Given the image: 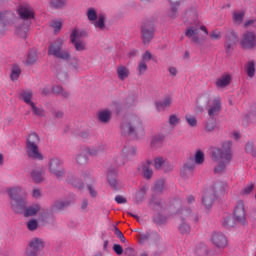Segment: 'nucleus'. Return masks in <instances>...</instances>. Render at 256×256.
<instances>
[{"instance_id": "1", "label": "nucleus", "mask_w": 256, "mask_h": 256, "mask_svg": "<svg viewBox=\"0 0 256 256\" xmlns=\"http://www.w3.org/2000/svg\"><path fill=\"white\" fill-rule=\"evenodd\" d=\"M185 16L191 22V25L185 30V36L198 46L204 45L207 41L209 31L206 26L201 25L197 10L192 9L187 11Z\"/></svg>"}, {"instance_id": "2", "label": "nucleus", "mask_w": 256, "mask_h": 256, "mask_svg": "<svg viewBox=\"0 0 256 256\" xmlns=\"http://www.w3.org/2000/svg\"><path fill=\"white\" fill-rule=\"evenodd\" d=\"M231 148L232 143L230 141H226L222 144L221 147L212 150V160L219 162L214 168L215 174H222L225 172L227 165L233 158Z\"/></svg>"}, {"instance_id": "3", "label": "nucleus", "mask_w": 256, "mask_h": 256, "mask_svg": "<svg viewBox=\"0 0 256 256\" xmlns=\"http://www.w3.org/2000/svg\"><path fill=\"white\" fill-rule=\"evenodd\" d=\"M27 191L20 186L12 187L8 190L11 209L15 213H22L27 206Z\"/></svg>"}, {"instance_id": "4", "label": "nucleus", "mask_w": 256, "mask_h": 256, "mask_svg": "<svg viewBox=\"0 0 256 256\" xmlns=\"http://www.w3.org/2000/svg\"><path fill=\"white\" fill-rule=\"evenodd\" d=\"M41 138L40 136L32 132L28 134L25 139V153L29 159L41 161L44 159V155L40 150Z\"/></svg>"}, {"instance_id": "5", "label": "nucleus", "mask_w": 256, "mask_h": 256, "mask_svg": "<svg viewBox=\"0 0 256 256\" xmlns=\"http://www.w3.org/2000/svg\"><path fill=\"white\" fill-rule=\"evenodd\" d=\"M121 134L126 135H138L143 134L145 131L142 120L136 115L127 116L124 118L120 125Z\"/></svg>"}, {"instance_id": "6", "label": "nucleus", "mask_w": 256, "mask_h": 256, "mask_svg": "<svg viewBox=\"0 0 256 256\" xmlns=\"http://www.w3.org/2000/svg\"><path fill=\"white\" fill-rule=\"evenodd\" d=\"M227 187L226 183H216L214 186L205 190L202 197V203L206 209H210L213 206V203L217 199V194L224 192Z\"/></svg>"}, {"instance_id": "7", "label": "nucleus", "mask_w": 256, "mask_h": 256, "mask_svg": "<svg viewBox=\"0 0 256 256\" xmlns=\"http://www.w3.org/2000/svg\"><path fill=\"white\" fill-rule=\"evenodd\" d=\"M200 102H206V110L210 118L220 115L223 109L222 99L220 97H212L205 95L200 98Z\"/></svg>"}, {"instance_id": "8", "label": "nucleus", "mask_w": 256, "mask_h": 256, "mask_svg": "<svg viewBox=\"0 0 256 256\" xmlns=\"http://www.w3.org/2000/svg\"><path fill=\"white\" fill-rule=\"evenodd\" d=\"M177 215L179 217L178 230L181 234H189L191 232V226L187 223L189 220H194L198 222V216H193L191 210L178 211Z\"/></svg>"}, {"instance_id": "9", "label": "nucleus", "mask_w": 256, "mask_h": 256, "mask_svg": "<svg viewBox=\"0 0 256 256\" xmlns=\"http://www.w3.org/2000/svg\"><path fill=\"white\" fill-rule=\"evenodd\" d=\"M64 43V38H57L50 44L48 48V55H53L62 60H69L71 58V54L68 51L63 50Z\"/></svg>"}, {"instance_id": "10", "label": "nucleus", "mask_w": 256, "mask_h": 256, "mask_svg": "<svg viewBox=\"0 0 256 256\" xmlns=\"http://www.w3.org/2000/svg\"><path fill=\"white\" fill-rule=\"evenodd\" d=\"M86 16L95 28L100 30H104L106 28V24H105L106 16L103 14L98 15L97 11L94 8H89L86 12Z\"/></svg>"}, {"instance_id": "11", "label": "nucleus", "mask_w": 256, "mask_h": 256, "mask_svg": "<svg viewBox=\"0 0 256 256\" xmlns=\"http://www.w3.org/2000/svg\"><path fill=\"white\" fill-rule=\"evenodd\" d=\"M63 161L57 157L49 160V172L54 174L57 178H62L65 175V169L62 167Z\"/></svg>"}, {"instance_id": "12", "label": "nucleus", "mask_w": 256, "mask_h": 256, "mask_svg": "<svg viewBox=\"0 0 256 256\" xmlns=\"http://www.w3.org/2000/svg\"><path fill=\"white\" fill-rule=\"evenodd\" d=\"M234 220L241 224V225H246L248 224L247 220V212L245 209V204L243 201L237 202L236 207L234 208Z\"/></svg>"}, {"instance_id": "13", "label": "nucleus", "mask_w": 256, "mask_h": 256, "mask_svg": "<svg viewBox=\"0 0 256 256\" xmlns=\"http://www.w3.org/2000/svg\"><path fill=\"white\" fill-rule=\"evenodd\" d=\"M45 247V241L42 238L34 237L28 243L27 251L32 255L39 256Z\"/></svg>"}, {"instance_id": "14", "label": "nucleus", "mask_w": 256, "mask_h": 256, "mask_svg": "<svg viewBox=\"0 0 256 256\" xmlns=\"http://www.w3.org/2000/svg\"><path fill=\"white\" fill-rule=\"evenodd\" d=\"M240 45L246 50L254 49L256 47V33L252 31L244 33L240 41Z\"/></svg>"}, {"instance_id": "15", "label": "nucleus", "mask_w": 256, "mask_h": 256, "mask_svg": "<svg viewBox=\"0 0 256 256\" xmlns=\"http://www.w3.org/2000/svg\"><path fill=\"white\" fill-rule=\"evenodd\" d=\"M89 177L90 173L88 172L82 173L81 178L78 174H69L67 177V182L71 184L73 187L81 189L84 187L83 180H87Z\"/></svg>"}, {"instance_id": "16", "label": "nucleus", "mask_w": 256, "mask_h": 256, "mask_svg": "<svg viewBox=\"0 0 256 256\" xmlns=\"http://www.w3.org/2000/svg\"><path fill=\"white\" fill-rule=\"evenodd\" d=\"M210 240L211 243L219 249H224L229 244L227 236L222 232H214Z\"/></svg>"}, {"instance_id": "17", "label": "nucleus", "mask_w": 256, "mask_h": 256, "mask_svg": "<svg viewBox=\"0 0 256 256\" xmlns=\"http://www.w3.org/2000/svg\"><path fill=\"white\" fill-rule=\"evenodd\" d=\"M154 24L147 22L141 27L142 40L144 44H149L154 36Z\"/></svg>"}, {"instance_id": "18", "label": "nucleus", "mask_w": 256, "mask_h": 256, "mask_svg": "<svg viewBox=\"0 0 256 256\" xmlns=\"http://www.w3.org/2000/svg\"><path fill=\"white\" fill-rule=\"evenodd\" d=\"M17 13H18L19 17L24 21H28L35 17V12H34L33 8L30 7L29 5H20L17 8Z\"/></svg>"}, {"instance_id": "19", "label": "nucleus", "mask_w": 256, "mask_h": 256, "mask_svg": "<svg viewBox=\"0 0 256 256\" xmlns=\"http://www.w3.org/2000/svg\"><path fill=\"white\" fill-rule=\"evenodd\" d=\"M107 181L114 190L121 189L122 185L119 180H117V172L116 170H109L107 173Z\"/></svg>"}, {"instance_id": "20", "label": "nucleus", "mask_w": 256, "mask_h": 256, "mask_svg": "<svg viewBox=\"0 0 256 256\" xmlns=\"http://www.w3.org/2000/svg\"><path fill=\"white\" fill-rule=\"evenodd\" d=\"M45 169L43 167H37L31 170L30 176L33 182L41 183L44 181Z\"/></svg>"}, {"instance_id": "21", "label": "nucleus", "mask_w": 256, "mask_h": 256, "mask_svg": "<svg viewBox=\"0 0 256 256\" xmlns=\"http://www.w3.org/2000/svg\"><path fill=\"white\" fill-rule=\"evenodd\" d=\"M11 15V12L8 11L0 12V33L10 29L11 23L7 18Z\"/></svg>"}, {"instance_id": "22", "label": "nucleus", "mask_w": 256, "mask_h": 256, "mask_svg": "<svg viewBox=\"0 0 256 256\" xmlns=\"http://www.w3.org/2000/svg\"><path fill=\"white\" fill-rule=\"evenodd\" d=\"M116 74L120 81H125L130 76V69L124 65H119L117 66Z\"/></svg>"}, {"instance_id": "23", "label": "nucleus", "mask_w": 256, "mask_h": 256, "mask_svg": "<svg viewBox=\"0 0 256 256\" xmlns=\"http://www.w3.org/2000/svg\"><path fill=\"white\" fill-rule=\"evenodd\" d=\"M41 210V206L39 204H32L27 208V205L24 207L21 213L25 217H30L36 215Z\"/></svg>"}, {"instance_id": "24", "label": "nucleus", "mask_w": 256, "mask_h": 256, "mask_svg": "<svg viewBox=\"0 0 256 256\" xmlns=\"http://www.w3.org/2000/svg\"><path fill=\"white\" fill-rule=\"evenodd\" d=\"M232 79H233V77L231 74H224L223 76H221L220 78L217 79L216 86L218 88L227 87L228 85L231 84Z\"/></svg>"}, {"instance_id": "25", "label": "nucleus", "mask_w": 256, "mask_h": 256, "mask_svg": "<svg viewBox=\"0 0 256 256\" xmlns=\"http://www.w3.org/2000/svg\"><path fill=\"white\" fill-rule=\"evenodd\" d=\"M30 24L31 23L27 21L26 23H23L21 26H17L15 30L16 35L20 38L26 39Z\"/></svg>"}, {"instance_id": "26", "label": "nucleus", "mask_w": 256, "mask_h": 256, "mask_svg": "<svg viewBox=\"0 0 256 256\" xmlns=\"http://www.w3.org/2000/svg\"><path fill=\"white\" fill-rule=\"evenodd\" d=\"M106 150V145L103 143L98 144L96 147H86L85 151H87L88 154H90L91 156H96L99 155L101 153H103Z\"/></svg>"}, {"instance_id": "27", "label": "nucleus", "mask_w": 256, "mask_h": 256, "mask_svg": "<svg viewBox=\"0 0 256 256\" xmlns=\"http://www.w3.org/2000/svg\"><path fill=\"white\" fill-rule=\"evenodd\" d=\"M245 71L249 78H254L256 75V61L250 60L245 65Z\"/></svg>"}, {"instance_id": "28", "label": "nucleus", "mask_w": 256, "mask_h": 256, "mask_svg": "<svg viewBox=\"0 0 256 256\" xmlns=\"http://www.w3.org/2000/svg\"><path fill=\"white\" fill-rule=\"evenodd\" d=\"M97 117H98V120H99L101 123H108V122H110V120H111L112 111H111V110H108V109L99 111L98 114H97Z\"/></svg>"}, {"instance_id": "29", "label": "nucleus", "mask_w": 256, "mask_h": 256, "mask_svg": "<svg viewBox=\"0 0 256 256\" xmlns=\"http://www.w3.org/2000/svg\"><path fill=\"white\" fill-rule=\"evenodd\" d=\"M150 165L151 162L148 161L146 163H143L139 168L146 179H151L153 176V170L151 169Z\"/></svg>"}, {"instance_id": "30", "label": "nucleus", "mask_w": 256, "mask_h": 256, "mask_svg": "<svg viewBox=\"0 0 256 256\" xmlns=\"http://www.w3.org/2000/svg\"><path fill=\"white\" fill-rule=\"evenodd\" d=\"M246 12L245 11H234L232 13V21L234 25H241L244 21Z\"/></svg>"}, {"instance_id": "31", "label": "nucleus", "mask_w": 256, "mask_h": 256, "mask_svg": "<svg viewBox=\"0 0 256 256\" xmlns=\"http://www.w3.org/2000/svg\"><path fill=\"white\" fill-rule=\"evenodd\" d=\"M173 99L171 97H166L162 101L156 103L158 111H164L166 108L171 107Z\"/></svg>"}, {"instance_id": "32", "label": "nucleus", "mask_w": 256, "mask_h": 256, "mask_svg": "<svg viewBox=\"0 0 256 256\" xmlns=\"http://www.w3.org/2000/svg\"><path fill=\"white\" fill-rule=\"evenodd\" d=\"M239 40L238 35L235 32H230L229 36L226 37L225 47L230 50L234 44Z\"/></svg>"}, {"instance_id": "33", "label": "nucleus", "mask_w": 256, "mask_h": 256, "mask_svg": "<svg viewBox=\"0 0 256 256\" xmlns=\"http://www.w3.org/2000/svg\"><path fill=\"white\" fill-rule=\"evenodd\" d=\"M69 205H70V202H67V201H64V200H57L52 204L51 210L53 212L62 211L63 209H65Z\"/></svg>"}, {"instance_id": "34", "label": "nucleus", "mask_w": 256, "mask_h": 256, "mask_svg": "<svg viewBox=\"0 0 256 256\" xmlns=\"http://www.w3.org/2000/svg\"><path fill=\"white\" fill-rule=\"evenodd\" d=\"M170 4L171 18H175L177 16V12L179 7L181 6L182 0H168Z\"/></svg>"}, {"instance_id": "35", "label": "nucleus", "mask_w": 256, "mask_h": 256, "mask_svg": "<svg viewBox=\"0 0 256 256\" xmlns=\"http://www.w3.org/2000/svg\"><path fill=\"white\" fill-rule=\"evenodd\" d=\"M86 154H89L84 148L77 156L75 157V161L78 165H85L88 162V157Z\"/></svg>"}, {"instance_id": "36", "label": "nucleus", "mask_w": 256, "mask_h": 256, "mask_svg": "<svg viewBox=\"0 0 256 256\" xmlns=\"http://www.w3.org/2000/svg\"><path fill=\"white\" fill-rule=\"evenodd\" d=\"M21 99L29 106H31L32 104H34V102H32V98H33V92L31 90L29 91H23L21 94Z\"/></svg>"}, {"instance_id": "37", "label": "nucleus", "mask_w": 256, "mask_h": 256, "mask_svg": "<svg viewBox=\"0 0 256 256\" xmlns=\"http://www.w3.org/2000/svg\"><path fill=\"white\" fill-rule=\"evenodd\" d=\"M137 74L139 76H142L147 73L148 71V63L140 60L138 62L137 68H136Z\"/></svg>"}, {"instance_id": "38", "label": "nucleus", "mask_w": 256, "mask_h": 256, "mask_svg": "<svg viewBox=\"0 0 256 256\" xmlns=\"http://www.w3.org/2000/svg\"><path fill=\"white\" fill-rule=\"evenodd\" d=\"M21 68L18 65H14L11 68V74H10V79L11 81L15 82L19 79L20 75H21Z\"/></svg>"}, {"instance_id": "39", "label": "nucleus", "mask_w": 256, "mask_h": 256, "mask_svg": "<svg viewBox=\"0 0 256 256\" xmlns=\"http://www.w3.org/2000/svg\"><path fill=\"white\" fill-rule=\"evenodd\" d=\"M84 36V32L80 30H73L70 34V42L81 41L80 39Z\"/></svg>"}, {"instance_id": "40", "label": "nucleus", "mask_w": 256, "mask_h": 256, "mask_svg": "<svg viewBox=\"0 0 256 256\" xmlns=\"http://www.w3.org/2000/svg\"><path fill=\"white\" fill-rule=\"evenodd\" d=\"M185 120L188 123V125L192 128L197 127L198 126V120L197 117L192 115V114H187L185 115Z\"/></svg>"}, {"instance_id": "41", "label": "nucleus", "mask_w": 256, "mask_h": 256, "mask_svg": "<svg viewBox=\"0 0 256 256\" xmlns=\"http://www.w3.org/2000/svg\"><path fill=\"white\" fill-rule=\"evenodd\" d=\"M194 160H195V163L198 164V165L203 164L205 162L204 152L201 151V150L196 151L195 156H194Z\"/></svg>"}, {"instance_id": "42", "label": "nucleus", "mask_w": 256, "mask_h": 256, "mask_svg": "<svg viewBox=\"0 0 256 256\" xmlns=\"http://www.w3.org/2000/svg\"><path fill=\"white\" fill-rule=\"evenodd\" d=\"M168 123L170 126L176 127L181 123V119L176 114H172L169 116Z\"/></svg>"}, {"instance_id": "43", "label": "nucleus", "mask_w": 256, "mask_h": 256, "mask_svg": "<svg viewBox=\"0 0 256 256\" xmlns=\"http://www.w3.org/2000/svg\"><path fill=\"white\" fill-rule=\"evenodd\" d=\"M71 43L74 45L77 52H82L86 50V43L84 41H74Z\"/></svg>"}, {"instance_id": "44", "label": "nucleus", "mask_w": 256, "mask_h": 256, "mask_svg": "<svg viewBox=\"0 0 256 256\" xmlns=\"http://www.w3.org/2000/svg\"><path fill=\"white\" fill-rule=\"evenodd\" d=\"M164 189H165V181L164 180H159V181L155 182L154 191L156 193L163 192Z\"/></svg>"}, {"instance_id": "45", "label": "nucleus", "mask_w": 256, "mask_h": 256, "mask_svg": "<svg viewBox=\"0 0 256 256\" xmlns=\"http://www.w3.org/2000/svg\"><path fill=\"white\" fill-rule=\"evenodd\" d=\"M217 127V122L215 120H209L205 124V130L207 132H212L216 129Z\"/></svg>"}, {"instance_id": "46", "label": "nucleus", "mask_w": 256, "mask_h": 256, "mask_svg": "<svg viewBox=\"0 0 256 256\" xmlns=\"http://www.w3.org/2000/svg\"><path fill=\"white\" fill-rule=\"evenodd\" d=\"M38 227H39V223L35 219H31L27 222V229L30 231H35L38 229Z\"/></svg>"}, {"instance_id": "47", "label": "nucleus", "mask_w": 256, "mask_h": 256, "mask_svg": "<svg viewBox=\"0 0 256 256\" xmlns=\"http://www.w3.org/2000/svg\"><path fill=\"white\" fill-rule=\"evenodd\" d=\"M52 92L54 94L62 95L63 97H68L69 96V93L64 91V89L61 86H54L52 88Z\"/></svg>"}, {"instance_id": "48", "label": "nucleus", "mask_w": 256, "mask_h": 256, "mask_svg": "<svg viewBox=\"0 0 256 256\" xmlns=\"http://www.w3.org/2000/svg\"><path fill=\"white\" fill-rule=\"evenodd\" d=\"M166 164V160L162 157H157L154 159V167L155 169L160 170Z\"/></svg>"}, {"instance_id": "49", "label": "nucleus", "mask_w": 256, "mask_h": 256, "mask_svg": "<svg viewBox=\"0 0 256 256\" xmlns=\"http://www.w3.org/2000/svg\"><path fill=\"white\" fill-rule=\"evenodd\" d=\"M246 152H248L252 156H256V145L252 142H248L246 144Z\"/></svg>"}, {"instance_id": "50", "label": "nucleus", "mask_w": 256, "mask_h": 256, "mask_svg": "<svg viewBox=\"0 0 256 256\" xmlns=\"http://www.w3.org/2000/svg\"><path fill=\"white\" fill-rule=\"evenodd\" d=\"M137 153V149L135 147H125L123 149V154L126 156V157H130V156H133Z\"/></svg>"}, {"instance_id": "51", "label": "nucleus", "mask_w": 256, "mask_h": 256, "mask_svg": "<svg viewBox=\"0 0 256 256\" xmlns=\"http://www.w3.org/2000/svg\"><path fill=\"white\" fill-rule=\"evenodd\" d=\"M36 61H37V54L36 53L28 54L27 59H26V64L27 65L35 64Z\"/></svg>"}, {"instance_id": "52", "label": "nucleus", "mask_w": 256, "mask_h": 256, "mask_svg": "<svg viewBox=\"0 0 256 256\" xmlns=\"http://www.w3.org/2000/svg\"><path fill=\"white\" fill-rule=\"evenodd\" d=\"M30 107L34 115L43 116V109L38 108L35 103H31Z\"/></svg>"}, {"instance_id": "53", "label": "nucleus", "mask_w": 256, "mask_h": 256, "mask_svg": "<svg viewBox=\"0 0 256 256\" xmlns=\"http://www.w3.org/2000/svg\"><path fill=\"white\" fill-rule=\"evenodd\" d=\"M193 170H194V166L189 165V164H185V165L183 166L182 171H181V175H182V176H186L188 173H192Z\"/></svg>"}, {"instance_id": "54", "label": "nucleus", "mask_w": 256, "mask_h": 256, "mask_svg": "<svg viewBox=\"0 0 256 256\" xmlns=\"http://www.w3.org/2000/svg\"><path fill=\"white\" fill-rule=\"evenodd\" d=\"M162 141H163V137L160 136V135L152 137V139H151V147H156Z\"/></svg>"}, {"instance_id": "55", "label": "nucleus", "mask_w": 256, "mask_h": 256, "mask_svg": "<svg viewBox=\"0 0 256 256\" xmlns=\"http://www.w3.org/2000/svg\"><path fill=\"white\" fill-rule=\"evenodd\" d=\"M210 38L214 41L222 39V33L219 30H214L210 34Z\"/></svg>"}, {"instance_id": "56", "label": "nucleus", "mask_w": 256, "mask_h": 256, "mask_svg": "<svg viewBox=\"0 0 256 256\" xmlns=\"http://www.w3.org/2000/svg\"><path fill=\"white\" fill-rule=\"evenodd\" d=\"M51 27L54 29L55 33H58L62 29V22L53 21L51 22Z\"/></svg>"}, {"instance_id": "57", "label": "nucleus", "mask_w": 256, "mask_h": 256, "mask_svg": "<svg viewBox=\"0 0 256 256\" xmlns=\"http://www.w3.org/2000/svg\"><path fill=\"white\" fill-rule=\"evenodd\" d=\"M51 4L54 8H62L66 5V0H55Z\"/></svg>"}, {"instance_id": "58", "label": "nucleus", "mask_w": 256, "mask_h": 256, "mask_svg": "<svg viewBox=\"0 0 256 256\" xmlns=\"http://www.w3.org/2000/svg\"><path fill=\"white\" fill-rule=\"evenodd\" d=\"M113 251L116 253V255H123L124 253V249L120 244H114Z\"/></svg>"}, {"instance_id": "59", "label": "nucleus", "mask_w": 256, "mask_h": 256, "mask_svg": "<svg viewBox=\"0 0 256 256\" xmlns=\"http://www.w3.org/2000/svg\"><path fill=\"white\" fill-rule=\"evenodd\" d=\"M234 225H235V223H234L232 217H227L223 221V226H225L227 228L233 227Z\"/></svg>"}, {"instance_id": "60", "label": "nucleus", "mask_w": 256, "mask_h": 256, "mask_svg": "<svg viewBox=\"0 0 256 256\" xmlns=\"http://www.w3.org/2000/svg\"><path fill=\"white\" fill-rule=\"evenodd\" d=\"M152 54L149 51H146L144 54H142L141 61H144L145 63H148L152 60Z\"/></svg>"}, {"instance_id": "61", "label": "nucleus", "mask_w": 256, "mask_h": 256, "mask_svg": "<svg viewBox=\"0 0 256 256\" xmlns=\"http://www.w3.org/2000/svg\"><path fill=\"white\" fill-rule=\"evenodd\" d=\"M41 196H42V191H41V189H39V188H34V189L32 190V197H33V198L39 199V198H41Z\"/></svg>"}, {"instance_id": "62", "label": "nucleus", "mask_w": 256, "mask_h": 256, "mask_svg": "<svg viewBox=\"0 0 256 256\" xmlns=\"http://www.w3.org/2000/svg\"><path fill=\"white\" fill-rule=\"evenodd\" d=\"M255 185L253 183H249L244 189L243 194H250L254 190Z\"/></svg>"}, {"instance_id": "63", "label": "nucleus", "mask_w": 256, "mask_h": 256, "mask_svg": "<svg viewBox=\"0 0 256 256\" xmlns=\"http://www.w3.org/2000/svg\"><path fill=\"white\" fill-rule=\"evenodd\" d=\"M115 201L118 203V204H124V203H127V199L125 197H123L122 195H117L115 197Z\"/></svg>"}, {"instance_id": "64", "label": "nucleus", "mask_w": 256, "mask_h": 256, "mask_svg": "<svg viewBox=\"0 0 256 256\" xmlns=\"http://www.w3.org/2000/svg\"><path fill=\"white\" fill-rule=\"evenodd\" d=\"M168 72H169V74H170L171 76H173V77H176L177 74H178L177 68H176V67H173V66L169 67Z\"/></svg>"}]
</instances>
